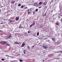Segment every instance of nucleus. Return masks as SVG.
Wrapping results in <instances>:
<instances>
[{
    "mask_svg": "<svg viewBox=\"0 0 62 62\" xmlns=\"http://www.w3.org/2000/svg\"><path fill=\"white\" fill-rule=\"evenodd\" d=\"M0 43L1 44L5 45L6 43H7V42H6V41H4L3 42H0Z\"/></svg>",
    "mask_w": 62,
    "mask_h": 62,
    "instance_id": "obj_1",
    "label": "nucleus"
},
{
    "mask_svg": "<svg viewBox=\"0 0 62 62\" xmlns=\"http://www.w3.org/2000/svg\"><path fill=\"white\" fill-rule=\"evenodd\" d=\"M43 47L44 49H46L47 48V46L44 45H43Z\"/></svg>",
    "mask_w": 62,
    "mask_h": 62,
    "instance_id": "obj_2",
    "label": "nucleus"
},
{
    "mask_svg": "<svg viewBox=\"0 0 62 62\" xmlns=\"http://www.w3.org/2000/svg\"><path fill=\"white\" fill-rule=\"evenodd\" d=\"M25 43H23L22 44V45H21V47H24V45H25Z\"/></svg>",
    "mask_w": 62,
    "mask_h": 62,
    "instance_id": "obj_3",
    "label": "nucleus"
},
{
    "mask_svg": "<svg viewBox=\"0 0 62 62\" xmlns=\"http://www.w3.org/2000/svg\"><path fill=\"white\" fill-rule=\"evenodd\" d=\"M11 34H10V35L8 36L7 37V38L8 39H9V38H11Z\"/></svg>",
    "mask_w": 62,
    "mask_h": 62,
    "instance_id": "obj_4",
    "label": "nucleus"
},
{
    "mask_svg": "<svg viewBox=\"0 0 62 62\" xmlns=\"http://www.w3.org/2000/svg\"><path fill=\"white\" fill-rule=\"evenodd\" d=\"M16 19L17 21H18V20H19V17H17L16 18Z\"/></svg>",
    "mask_w": 62,
    "mask_h": 62,
    "instance_id": "obj_5",
    "label": "nucleus"
},
{
    "mask_svg": "<svg viewBox=\"0 0 62 62\" xmlns=\"http://www.w3.org/2000/svg\"><path fill=\"white\" fill-rule=\"evenodd\" d=\"M16 2V1H13V0H12V2H11V4H14V3H15Z\"/></svg>",
    "mask_w": 62,
    "mask_h": 62,
    "instance_id": "obj_6",
    "label": "nucleus"
},
{
    "mask_svg": "<svg viewBox=\"0 0 62 62\" xmlns=\"http://www.w3.org/2000/svg\"><path fill=\"white\" fill-rule=\"evenodd\" d=\"M43 5L44 6H45L46 5H47V2H46V1H45V2L44 3Z\"/></svg>",
    "mask_w": 62,
    "mask_h": 62,
    "instance_id": "obj_7",
    "label": "nucleus"
},
{
    "mask_svg": "<svg viewBox=\"0 0 62 62\" xmlns=\"http://www.w3.org/2000/svg\"><path fill=\"white\" fill-rule=\"evenodd\" d=\"M34 5L35 6H38V4H37V3H34Z\"/></svg>",
    "mask_w": 62,
    "mask_h": 62,
    "instance_id": "obj_8",
    "label": "nucleus"
},
{
    "mask_svg": "<svg viewBox=\"0 0 62 62\" xmlns=\"http://www.w3.org/2000/svg\"><path fill=\"white\" fill-rule=\"evenodd\" d=\"M14 44H19V43H18L17 42H14Z\"/></svg>",
    "mask_w": 62,
    "mask_h": 62,
    "instance_id": "obj_9",
    "label": "nucleus"
},
{
    "mask_svg": "<svg viewBox=\"0 0 62 62\" xmlns=\"http://www.w3.org/2000/svg\"><path fill=\"white\" fill-rule=\"evenodd\" d=\"M35 21H34L33 22V23L32 24L33 25H35Z\"/></svg>",
    "mask_w": 62,
    "mask_h": 62,
    "instance_id": "obj_10",
    "label": "nucleus"
},
{
    "mask_svg": "<svg viewBox=\"0 0 62 62\" xmlns=\"http://www.w3.org/2000/svg\"><path fill=\"white\" fill-rule=\"evenodd\" d=\"M42 4V1H41L39 3V5H41Z\"/></svg>",
    "mask_w": 62,
    "mask_h": 62,
    "instance_id": "obj_11",
    "label": "nucleus"
},
{
    "mask_svg": "<svg viewBox=\"0 0 62 62\" xmlns=\"http://www.w3.org/2000/svg\"><path fill=\"white\" fill-rule=\"evenodd\" d=\"M28 34H29V33H31V31H28Z\"/></svg>",
    "mask_w": 62,
    "mask_h": 62,
    "instance_id": "obj_12",
    "label": "nucleus"
},
{
    "mask_svg": "<svg viewBox=\"0 0 62 62\" xmlns=\"http://www.w3.org/2000/svg\"><path fill=\"white\" fill-rule=\"evenodd\" d=\"M12 62H18L17 60H14L12 61Z\"/></svg>",
    "mask_w": 62,
    "mask_h": 62,
    "instance_id": "obj_13",
    "label": "nucleus"
},
{
    "mask_svg": "<svg viewBox=\"0 0 62 62\" xmlns=\"http://www.w3.org/2000/svg\"><path fill=\"white\" fill-rule=\"evenodd\" d=\"M25 52H26V50H23V52L24 54H25Z\"/></svg>",
    "mask_w": 62,
    "mask_h": 62,
    "instance_id": "obj_14",
    "label": "nucleus"
},
{
    "mask_svg": "<svg viewBox=\"0 0 62 62\" xmlns=\"http://www.w3.org/2000/svg\"><path fill=\"white\" fill-rule=\"evenodd\" d=\"M31 10L30 9H28V10H27V11H29L30 12H31Z\"/></svg>",
    "mask_w": 62,
    "mask_h": 62,
    "instance_id": "obj_15",
    "label": "nucleus"
},
{
    "mask_svg": "<svg viewBox=\"0 0 62 62\" xmlns=\"http://www.w3.org/2000/svg\"><path fill=\"white\" fill-rule=\"evenodd\" d=\"M6 44L7 46H9V44L7 43Z\"/></svg>",
    "mask_w": 62,
    "mask_h": 62,
    "instance_id": "obj_16",
    "label": "nucleus"
},
{
    "mask_svg": "<svg viewBox=\"0 0 62 62\" xmlns=\"http://www.w3.org/2000/svg\"><path fill=\"white\" fill-rule=\"evenodd\" d=\"M23 7H24V6H23V5H22L21 6V8H23Z\"/></svg>",
    "mask_w": 62,
    "mask_h": 62,
    "instance_id": "obj_17",
    "label": "nucleus"
},
{
    "mask_svg": "<svg viewBox=\"0 0 62 62\" xmlns=\"http://www.w3.org/2000/svg\"><path fill=\"white\" fill-rule=\"evenodd\" d=\"M27 47L28 48V49H30V47H29V45H28L27 46Z\"/></svg>",
    "mask_w": 62,
    "mask_h": 62,
    "instance_id": "obj_18",
    "label": "nucleus"
},
{
    "mask_svg": "<svg viewBox=\"0 0 62 62\" xmlns=\"http://www.w3.org/2000/svg\"><path fill=\"white\" fill-rule=\"evenodd\" d=\"M37 36H39V32H38L37 33Z\"/></svg>",
    "mask_w": 62,
    "mask_h": 62,
    "instance_id": "obj_19",
    "label": "nucleus"
},
{
    "mask_svg": "<svg viewBox=\"0 0 62 62\" xmlns=\"http://www.w3.org/2000/svg\"><path fill=\"white\" fill-rule=\"evenodd\" d=\"M33 14H35L36 13V12L35 11H34L33 12Z\"/></svg>",
    "mask_w": 62,
    "mask_h": 62,
    "instance_id": "obj_20",
    "label": "nucleus"
},
{
    "mask_svg": "<svg viewBox=\"0 0 62 62\" xmlns=\"http://www.w3.org/2000/svg\"><path fill=\"white\" fill-rule=\"evenodd\" d=\"M19 61L20 62H22L23 61V60H22V59H20L19 60Z\"/></svg>",
    "mask_w": 62,
    "mask_h": 62,
    "instance_id": "obj_21",
    "label": "nucleus"
},
{
    "mask_svg": "<svg viewBox=\"0 0 62 62\" xmlns=\"http://www.w3.org/2000/svg\"><path fill=\"white\" fill-rule=\"evenodd\" d=\"M56 25H58V23H56Z\"/></svg>",
    "mask_w": 62,
    "mask_h": 62,
    "instance_id": "obj_22",
    "label": "nucleus"
},
{
    "mask_svg": "<svg viewBox=\"0 0 62 62\" xmlns=\"http://www.w3.org/2000/svg\"><path fill=\"white\" fill-rule=\"evenodd\" d=\"M30 13H31V12H29V11H28V14H30Z\"/></svg>",
    "mask_w": 62,
    "mask_h": 62,
    "instance_id": "obj_23",
    "label": "nucleus"
},
{
    "mask_svg": "<svg viewBox=\"0 0 62 62\" xmlns=\"http://www.w3.org/2000/svg\"><path fill=\"white\" fill-rule=\"evenodd\" d=\"M1 60L2 61H4L5 60V59H1Z\"/></svg>",
    "mask_w": 62,
    "mask_h": 62,
    "instance_id": "obj_24",
    "label": "nucleus"
},
{
    "mask_svg": "<svg viewBox=\"0 0 62 62\" xmlns=\"http://www.w3.org/2000/svg\"><path fill=\"white\" fill-rule=\"evenodd\" d=\"M33 25L32 24H31L30 26V27H32V26H33Z\"/></svg>",
    "mask_w": 62,
    "mask_h": 62,
    "instance_id": "obj_25",
    "label": "nucleus"
},
{
    "mask_svg": "<svg viewBox=\"0 0 62 62\" xmlns=\"http://www.w3.org/2000/svg\"><path fill=\"white\" fill-rule=\"evenodd\" d=\"M18 6H21V4H19L18 5Z\"/></svg>",
    "mask_w": 62,
    "mask_h": 62,
    "instance_id": "obj_26",
    "label": "nucleus"
},
{
    "mask_svg": "<svg viewBox=\"0 0 62 62\" xmlns=\"http://www.w3.org/2000/svg\"><path fill=\"white\" fill-rule=\"evenodd\" d=\"M45 14L44 15H43V16H46V14Z\"/></svg>",
    "mask_w": 62,
    "mask_h": 62,
    "instance_id": "obj_27",
    "label": "nucleus"
},
{
    "mask_svg": "<svg viewBox=\"0 0 62 62\" xmlns=\"http://www.w3.org/2000/svg\"><path fill=\"white\" fill-rule=\"evenodd\" d=\"M36 11H37V12H38V9H36Z\"/></svg>",
    "mask_w": 62,
    "mask_h": 62,
    "instance_id": "obj_28",
    "label": "nucleus"
},
{
    "mask_svg": "<svg viewBox=\"0 0 62 62\" xmlns=\"http://www.w3.org/2000/svg\"><path fill=\"white\" fill-rule=\"evenodd\" d=\"M42 8V7L40 6V7H39V8Z\"/></svg>",
    "mask_w": 62,
    "mask_h": 62,
    "instance_id": "obj_29",
    "label": "nucleus"
},
{
    "mask_svg": "<svg viewBox=\"0 0 62 62\" xmlns=\"http://www.w3.org/2000/svg\"><path fill=\"white\" fill-rule=\"evenodd\" d=\"M13 21L12 20H11L10 21L9 23H11Z\"/></svg>",
    "mask_w": 62,
    "mask_h": 62,
    "instance_id": "obj_30",
    "label": "nucleus"
},
{
    "mask_svg": "<svg viewBox=\"0 0 62 62\" xmlns=\"http://www.w3.org/2000/svg\"><path fill=\"white\" fill-rule=\"evenodd\" d=\"M6 56H7V57H8H8H10V56H8V55H6Z\"/></svg>",
    "mask_w": 62,
    "mask_h": 62,
    "instance_id": "obj_31",
    "label": "nucleus"
},
{
    "mask_svg": "<svg viewBox=\"0 0 62 62\" xmlns=\"http://www.w3.org/2000/svg\"><path fill=\"white\" fill-rule=\"evenodd\" d=\"M27 7H26L24 8V9H27Z\"/></svg>",
    "mask_w": 62,
    "mask_h": 62,
    "instance_id": "obj_32",
    "label": "nucleus"
},
{
    "mask_svg": "<svg viewBox=\"0 0 62 62\" xmlns=\"http://www.w3.org/2000/svg\"><path fill=\"white\" fill-rule=\"evenodd\" d=\"M5 23H5H1L0 24H3V23Z\"/></svg>",
    "mask_w": 62,
    "mask_h": 62,
    "instance_id": "obj_33",
    "label": "nucleus"
},
{
    "mask_svg": "<svg viewBox=\"0 0 62 62\" xmlns=\"http://www.w3.org/2000/svg\"><path fill=\"white\" fill-rule=\"evenodd\" d=\"M34 46H33L32 47V48H34Z\"/></svg>",
    "mask_w": 62,
    "mask_h": 62,
    "instance_id": "obj_34",
    "label": "nucleus"
},
{
    "mask_svg": "<svg viewBox=\"0 0 62 62\" xmlns=\"http://www.w3.org/2000/svg\"><path fill=\"white\" fill-rule=\"evenodd\" d=\"M0 32H3V31L0 30Z\"/></svg>",
    "mask_w": 62,
    "mask_h": 62,
    "instance_id": "obj_35",
    "label": "nucleus"
},
{
    "mask_svg": "<svg viewBox=\"0 0 62 62\" xmlns=\"http://www.w3.org/2000/svg\"><path fill=\"white\" fill-rule=\"evenodd\" d=\"M61 22L62 23V18L61 19Z\"/></svg>",
    "mask_w": 62,
    "mask_h": 62,
    "instance_id": "obj_36",
    "label": "nucleus"
},
{
    "mask_svg": "<svg viewBox=\"0 0 62 62\" xmlns=\"http://www.w3.org/2000/svg\"><path fill=\"white\" fill-rule=\"evenodd\" d=\"M42 61H43V62H44L45 61H44V60H42Z\"/></svg>",
    "mask_w": 62,
    "mask_h": 62,
    "instance_id": "obj_37",
    "label": "nucleus"
},
{
    "mask_svg": "<svg viewBox=\"0 0 62 62\" xmlns=\"http://www.w3.org/2000/svg\"><path fill=\"white\" fill-rule=\"evenodd\" d=\"M60 52H57V53H60Z\"/></svg>",
    "mask_w": 62,
    "mask_h": 62,
    "instance_id": "obj_38",
    "label": "nucleus"
},
{
    "mask_svg": "<svg viewBox=\"0 0 62 62\" xmlns=\"http://www.w3.org/2000/svg\"><path fill=\"white\" fill-rule=\"evenodd\" d=\"M61 53H62V51H61Z\"/></svg>",
    "mask_w": 62,
    "mask_h": 62,
    "instance_id": "obj_39",
    "label": "nucleus"
},
{
    "mask_svg": "<svg viewBox=\"0 0 62 62\" xmlns=\"http://www.w3.org/2000/svg\"><path fill=\"white\" fill-rule=\"evenodd\" d=\"M40 46H41V45H40Z\"/></svg>",
    "mask_w": 62,
    "mask_h": 62,
    "instance_id": "obj_40",
    "label": "nucleus"
},
{
    "mask_svg": "<svg viewBox=\"0 0 62 62\" xmlns=\"http://www.w3.org/2000/svg\"><path fill=\"white\" fill-rule=\"evenodd\" d=\"M1 12V10H0V12Z\"/></svg>",
    "mask_w": 62,
    "mask_h": 62,
    "instance_id": "obj_41",
    "label": "nucleus"
},
{
    "mask_svg": "<svg viewBox=\"0 0 62 62\" xmlns=\"http://www.w3.org/2000/svg\"><path fill=\"white\" fill-rule=\"evenodd\" d=\"M59 18H60V17H59Z\"/></svg>",
    "mask_w": 62,
    "mask_h": 62,
    "instance_id": "obj_42",
    "label": "nucleus"
},
{
    "mask_svg": "<svg viewBox=\"0 0 62 62\" xmlns=\"http://www.w3.org/2000/svg\"><path fill=\"white\" fill-rule=\"evenodd\" d=\"M45 7H46V6H45Z\"/></svg>",
    "mask_w": 62,
    "mask_h": 62,
    "instance_id": "obj_43",
    "label": "nucleus"
},
{
    "mask_svg": "<svg viewBox=\"0 0 62 62\" xmlns=\"http://www.w3.org/2000/svg\"><path fill=\"white\" fill-rule=\"evenodd\" d=\"M9 21H10V20H9Z\"/></svg>",
    "mask_w": 62,
    "mask_h": 62,
    "instance_id": "obj_44",
    "label": "nucleus"
}]
</instances>
